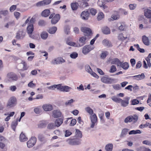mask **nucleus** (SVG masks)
<instances>
[{"instance_id": "obj_46", "label": "nucleus", "mask_w": 151, "mask_h": 151, "mask_svg": "<svg viewBox=\"0 0 151 151\" xmlns=\"http://www.w3.org/2000/svg\"><path fill=\"white\" fill-rule=\"evenodd\" d=\"M117 69L116 67L114 65H112L109 70V72L110 73H114L116 71Z\"/></svg>"}, {"instance_id": "obj_52", "label": "nucleus", "mask_w": 151, "mask_h": 151, "mask_svg": "<svg viewBox=\"0 0 151 151\" xmlns=\"http://www.w3.org/2000/svg\"><path fill=\"white\" fill-rule=\"evenodd\" d=\"M112 86L113 88L116 90H119L121 88L120 85L118 84L113 85Z\"/></svg>"}, {"instance_id": "obj_16", "label": "nucleus", "mask_w": 151, "mask_h": 151, "mask_svg": "<svg viewBox=\"0 0 151 151\" xmlns=\"http://www.w3.org/2000/svg\"><path fill=\"white\" fill-rule=\"evenodd\" d=\"M81 30L86 35H89L91 33L90 29L86 27H82L81 28Z\"/></svg>"}, {"instance_id": "obj_50", "label": "nucleus", "mask_w": 151, "mask_h": 151, "mask_svg": "<svg viewBox=\"0 0 151 151\" xmlns=\"http://www.w3.org/2000/svg\"><path fill=\"white\" fill-rule=\"evenodd\" d=\"M104 17V15L103 12H100L98 14L97 19L98 20H101Z\"/></svg>"}, {"instance_id": "obj_25", "label": "nucleus", "mask_w": 151, "mask_h": 151, "mask_svg": "<svg viewBox=\"0 0 151 151\" xmlns=\"http://www.w3.org/2000/svg\"><path fill=\"white\" fill-rule=\"evenodd\" d=\"M52 116L55 118H58L61 116V113L58 110H54L52 112Z\"/></svg>"}, {"instance_id": "obj_42", "label": "nucleus", "mask_w": 151, "mask_h": 151, "mask_svg": "<svg viewBox=\"0 0 151 151\" xmlns=\"http://www.w3.org/2000/svg\"><path fill=\"white\" fill-rule=\"evenodd\" d=\"M78 4L77 3H75L71 4V8L73 10H76L78 8Z\"/></svg>"}, {"instance_id": "obj_8", "label": "nucleus", "mask_w": 151, "mask_h": 151, "mask_svg": "<svg viewBox=\"0 0 151 151\" xmlns=\"http://www.w3.org/2000/svg\"><path fill=\"white\" fill-rule=\"evenodd\" d=\"M37 141V139L35 137H32L27 142V147L30 148L33 147Z\"/></svg>"}, {"instance_id": "obj_60", "label": "nucleus", "mask_w": 151, "mask_h": 151, "mask_svg": "<svg viewBox=\"0 0 151 151\" xmlns=\"http://www.w3.org/2000/svg\"><path fill=\"white\" fill-rule=\"evenodd\" d=\"M140 148L142 151H151L150 149L144 147H141Z\"/></svg>"}, {"instance_id": "obj_19", "label": "nucleus", "mask_w": 151, "mask_h": 151, "mask_svg": "<svg viewBox=\"0 0 151 151\" xmlns=\"http://www.w3.org/2000/svg\"><path fill=\"white\" fill-rule=\"evenodd\" d=\"M97 4L99 6L103 7V9L105 10L104 11L106 12H108L109 11L108 8L106 6L103 4V1L102 0H99Z\"/></svg>"}, {"instance_id": "obj_63", "label": "nucleus", "mask_w": 151, "mask_h": 151, "mask_svg": "<svg viewBox=\"0 0 151 151\" xmlns=\"http://www.w3.org/2000/svg\"><path fill=\"white\" fill-rule=\"evenodd\" d=\"M76 120L75 119H72L70 123V125L71 126H73L76 124Z\"/></svg>"}, {"instance_id": "obj_39", "label": "nucleus", "mask_w": 151, "mask_h": 151, "mask_svg": "<svg viewBox=\"0 0 151 151\" xmlns=\"http://www.w3.org/2000/svg\"><path fill=\"white\" fill-rule=\"evenodd\" d=\"M55 125L54 123H49L47 126V128L49 129H54L55 128Z\"/></svg>"}, {"instance_id": "obj_2", "label": "nucleus", "mask_w": 151, "mask_h": 151, "mask_svg": "<svg viewBox=\"0 0 151 151\" xmlns=\"http://www.w3.org/2000/svg\"><path fill=\"white\" fill-rule=\"evenodd\" d=\"M90 119L91 121L90 127L93 128L95 125H96L97 123V117L96 114H94L90 116Z\"/></svg>"}, {"instance_id": "obj_29", "label": "nucleus", "mask_w": 151, "mask_h": 151, "mask_svg": "<svg viewBox=\"0 0 151 151\" xmlns=\"http://www.w3.org/2000/svg\"><path fill=\"white\" fill-rule=\"evenodd\" d=\"M27 137L23 133H21L20 135L19 139L21 142H24L27 140Z\"/></svg>"}, {"instance_id": "obj_59", "label": "nucleus", "mask_w": 151, "mask_h": 151, "mask_svg": "<svg viewBox=\"0 0 151 151\" xmlns=\"http://www.w3.org/2000/svg\"><path fill=\"white\" fill-rule=\"evenodd\" d=\"M137 5L135 4H130L129 5V7L130 10H133L136 7Z\"/></svg>"}, {"instance_id": "obj_34", "label": "nucleus", "mask_w": 151, "mask_h": 151, "mask_svg": "<svg viewBox=\"0 0 151 151\" xmlns=\"http://www.w3.org/2000/svg\"><path fill=\"white\" fill-rule=\"evenodd\" d=\"M57 28L56 27H50L48 30V32L51 34H54L57 30Z\"/></svg>"}, {"instance_id": "obj_23", "label": "nucleus", "mask_w": 151, "mask_h": 151, "mask_svg": "<svg viewBox=\"0 0 151 151\" xmlns=\"http://www.w3.org/2000/svg\"><path fill=\"white\" fill-rule=\"evenodd\" d=\"M131 77L135 80L139 81L144 79L145 78V75L143 73H142L141 74L132 76Z\"/></svg>"}, {"instance_id": "obj_40", "label": "nucleus", "mask_w": 151, "mask_h": 151, "mask_svg": "<svg viewBox=\"0 0 151 151\" xmlns=\"http://www.w3.org/2000/svg\"><path fill=\"white\" fill-rule=\"evenodd\" d=\"M129 129H123L122 132L121 134V137H124L127 134Z\"/></svg>"}, {"instance_id": "obj_13", "label": "nucleus", "mask_w": 151, "mask_h": 151, "mask_svg": "<svg viewBox=\"0 0 151 151\" xmlns=\"http://www.w3.org/2000/svg\"><path fill=\"white\" fill-rule=\"evenodd\" d=\"M51 2V0H44L39 1L37 3L36 5L37 7L44 6L50 4Z\"/></svg>"}, {"instance_id": "obj_3", "label": "nucleus", "mask_w": 151, "mask_h": 151, "mask_svg": "<svg viewBox=\"0 0 151 151\" xmlns=\"http://www.w3.org/2000/svg\"><path fill=\"white\" fill-rule=\"evenodd\" d=\"M60 18V16L59 14H51L49 17L50 19H52L51 23L52 24H56L59 21Z\"/></svg>"}, {"instance_id": "obj_6", "label": "nucleus", "mask_w": 151, "mask_h": 151, "mask_svg": "<svg viewBox=\"0 0 151 151\" xmlns=\"http://www.w3.org/2000/svg\"><path fill=\"white\" fill-rule=\"evenodd\" d=\"M7 77L9 81H17L18 77L16 74L13 72L9 73L7 75Z\"/></svg>"}, {"instance_id": "obj_62", "label": "nucleus", "mask_w": 151, "mask_h": 151, "mask_svg": "<svg viewBox=\"0 0 151 151\" xmlns=\"http://www.w3.org/2000/svg\"><path fill=\"white\" fill-rule=\"evenodd\" d=\"M17 88L15 86H12L9 87V90L12 91H15Z\"/></svg>"}, {"instance_id": "obj_48", "label": "nucleus", "mask_w": 151, "mask_h": 151, "mask_svg": "<svg viewBox=\"0 0 151 151\" xmlns=\"http://www.w3.org/2000/svg\"><path fill=\"white\" fill-rule=\"evenodd\" d=\"M23 65V70H26L27 69L28 67H27V63L24 61H22L21 63Z\"/></svg>"}, {"instance_id": "obj_30", "label": "nucleus", "mask_w": 151, "mask_h": 151, "mask_svg": "<svg viewBox=\"0 0 151 151\" xmlns=\"http://www.w3.org/2000/svg\"><path fill=\"white\" fill-rule=\"evenodd\" d=\"M48 34L46 31L42 32L40 34V37L43 40L46 39L48 37Z\"/></svg>"}, {"instance_id": "obj_32", "label": "nucleus", "mask_w": 151, "mask_h": 151, "mask_svg": "<svg viewBox=\"0 0 151 151\" xmlns=\"http://www.w3.org/2000/svg\"><path fill=\"white\" fill-rule=\"evenodd\" d=\"M60 86L59 84L57 85L55 84L50 86H47V88L49 90H54L55 89V88H57V89L59 90Z\"/></svg>"}, {"instance_id": "obj_57", "label": "nucleus", "mask_w": 151, "mask_h": 151, "mask_svg": "<svg viewBox=\"0 0 151 151\" xmlns=\"http://www.w3.org/2000/svg\"><path fill=\"white\" fill-rule=\"evenodd\" d=\"M104 114L103 113H101L99 114V117L101 119V122L102 123H104V120L103 118Z\"/></svg>"}, {"instance_id": "obj_49", "label": "nucleus", "mask_w": 151, "mask_h": 151, "mask_svg": "<svg viewBox=\"0 0 151 151\" xmlns=\"http://www.w3.org/2000/svg\"><path fill=\"white\" fill-rule=\"evenodd\" d=\"M134 46L136 47L137 50L141 53H144L145 52V50L143 49H142L140 48L138 44L134 45Z\"/></svg>"}, {"instance_id": "obj_17", "label": "nucleus", "mask_w": 151, "mask_h": 151, "mask_svg": "<svg viewBox=\"0 0 151 151\" xmlns=\"http://www.w3.org/2000/svg\"><path fill=\"white\" fill-rule=\"evenodd\" d=\"M25 35V33L23 31L19 30L17 33L16 38L18 39H22Z\"/></svg>"}, {"instance_id": "obj_7", "label": "nucleus", "mask_w": 151, "mask_h": 151, "mask_svg": "<svg viewBox=\"0 0 151 151\" xmlns=\"http://www.w3.org/2000/svg\"><path fill=\"white\" fill-rule=\"evenodd\" d=\"M27 32L30 37L34 39V36L32 35L34 30V27L33 24H29L27 29Z\"/></svg>"}, {"instance_id": "obj_35", "label": "nucleus", "mask_w": 151, "mask_h": 151, "mask_svg": "<svg viewBox=\"0 0 151 151\" xmlns=\"http://www.w3.org/2000/svg\"><path fill=\"white\" fill-rule=\"evenodd\" d=\"M34 111L37 114H39L41 112V106H38L34 107Z\"/></svg>"}, {"instance_id": "obj_4", "label": "nucleus", "mask_w": 151, "mask_h": 151, "mask_svg": "<svg viewBox=\"0 0 151 151\" xmlns=\"http://www.w3.org/2000/svg\"><path fill=\"white\" fill-rule=\"evenodd\" d=\"M138 116L136 115L134 116H129L127 117L124 119V122L126 123L132 122H136L138 120Z\"/></svg>"}, {"instance_id": "obj_10", "label": "nucleus", "mask_w": 151, "mask_h": 151, "mask_svg": "<svg viewBox=\"0 0 151 151\" xmlns=\"http://www.w3.org/2000/svg\"><path fill=\"white\" fill-rule=\"evenodd\" d=\"M93 48V46H91L90 45H86L83 47L82 52L85 55L87 54Z\"/></svg>"}, {"instance_id": "obj_38", "label": "nucleus", "mask_w": 151, "mask_h": 151, "mask_svg": "<svg viewBox=\"0 0 151 151\" xmlns=\"http://www.w3.org/2000/svg\"><path fill=\"white\" fill-rule=\"evenodd\" d=\"M102 32L105 34H108L110 33V30L107 27H104L102 29Z\"/></svg>"}, {"instance_id": "obj_11", "label": "nucleus", "mask_w": 151, "mask_h": 151, "mask_svg": "<svg viewBox=\"0 0 151 151\" xmlns=\"http://www.w3.org/2000/svg\"><path fill=\"white\" fill-rule=\"evenodd\" d=\"M130 98L128 97L125 98L124 100H122L121 99L119 103H121V106L124 107L127 106L129 104V101Z\"/></svg>"}, {"instance_id": "obj_56", "label": "nucleus", "mask_w": 151, "mask_h": 151, "mask_svg": "<svg viewBox=\"0 0 151 151\" xmlns=\"http://www.w3.org/2000/svg\"><path fill=\"white\" fill-rule=\"evenodd\" d=\"M74 101L73 99H71L66 101L65 103V104L66 106H68L70 105Z\"/></svg>"}, {"instance_id": "obj_1", "label": "nucleus", "mask_w": 151, "mask_h": 151, "mask_svg": "<svg viewBox=\"0 0 151 151\" xmlns=\"http://www.w3.org/2000/svg\"><path fill=\"white\" fill-rule=\"evenodd\" d=\"M17 104V100L14 96L10 98L8 100L7 104L6 107L7 108H11Z\"/></svg>"}, {"instance_id": "obj_41", "label": "nucleus", "mask_w": 151, "mask_h": 151, "mask_svg": "<svg viewBox=\"0 0 151 151\" xmlns=\"http://www.w3.org/2000/svg\"><path fill=\"white\" fill-rule=\"evenodd\" d=\"M141 132L139 130H132L129 132V135L135 134H140Z\"/></svg>"}, {"instance_id": "obj_37", "label": "nucleus", "mask_w": 151, "mask_h": 151, "mask_svg": "<svg viewBox=\"0 0 151 151\" xmlns=\"http://www.w3.org/2000/svg\"><path fill=\"white\" fill-rule=\"evenodd\" d=\"M102 43L103 45L105 46L109 47L111 46V42L109 40L106 39L104 40L102 42Z\"/></svg>"}, {"instance_id": "obj_27", "label": "nucleus", "mask_w": 151, "mask_h": 151, "mask_svg": "<svg viewBox=\"0 0 151 151\" xmlns=\"http://www.w3.org/2000/svg\"><path fill=\"white\" fill-rule=\"evenodd\" d=\"M142 42L145 45H149V41L148 37L145 35H144L142 37Z\"/></svg>"}, {"instance_id": "obj_12", "label": "nucleus", "mask_w": 151, "mask_h": 151, "mask_svg": "<svg viewBox=\"0 0 151 151\" xmlns=\"http://www.w3.org/2000/svg\"><path fill=\"white\" fill-rule=\"evenodd\" d=\"M65 62V60L61 58H58L52 60L51 62V64L54 65L64 63Z\"/></svg>"}, {"instance_id": "obj_21", "label": "nucleus", "mask_w": 151, "mask_h": 151, "mask_svg": "<svg viewBox=\"0 0 151 151\" xmlns=\"http://www.w3.org/2000/svg\"><path fill=\"white\" fill-rule=\"evenodd\" d=\"M89 14V13L88 12L84 11L82 12L81 14V17L82 19L87 20L88 19Z\"/></svg>"}, {"instance_id": "obj_43", "label": "nucleus", "mask_w": 151, "mask_h": 151, "mask_svg": "<svg viewBox=\"0 0 151 151\" xmlns=\"http://www.w3.org/2000/svg\"><path fill=\"white\" fill-rule=\"evenodd\" d=\"M111 99L113 101L117 103H119V101L121 100V98L117 97L115 96H112Z\"/></svg>"}, {"instance_id": "obj_26", "label": "nucleus", "mask_w": 151, "mask_h": 151, "mask_svg": "<svg viewBox=\"0 0 151 151\" xmlns=\"http://www.w3.org/2000/svg\"><path fill=\"white\" fill-rule=\"evenodd\" d=\"M129 67V63L127 62H125L122 63L121 62V65L119 67H122L123 69L126 70L128 69Z\"/></svg>"}, {"instance_id": "obj_58", "label": "nucleus", "mask_w": 151, "mask_h": 151, "mask_svg": "<svg viewBox=\"0 0 151 151\" xmlns=\"http://www.w3.org/2000/svg\"><path fill=\"white\" fill-rule=\"evenodd\" d=\"M90 12L92 15H95L96 14L97 12L95 9L91 8L90 9Z\"/></svg>"}, {"instance_id": "obj_9", "label": "nucleus", "mask_w": 151, "mask_h": 151, "mask_svg": "<svg viewBox=\"0 0 151 151\" xmlns=\"http://www.w3.org/2000/svg\"><path fill=\"white\" fill-rule=\"evenodd\" d=\"M114 80V79L105 76L102 77L101 79V81L102 82L106 84L112 83Z\"/></svg>"}, {"instance_id": "obj_55", "label": "nucleus", "mask_w": 151, "mask_h": 151, "mask_svg": "<svg viewBox=\"0 0 151 151\" xmlns=\"http://www.w3.org/2000/svg\"><path fill=\"white\" fill-rule=\"evenodd\" d=\"M28 86L31 88H33L35 87L36 84L33 83L32 81L30 82L28 84Z\"/></svg>"}, {"instance_id": "obj_33", "label": "nucleus", "mask_w": 151, "mask_h": 151, "mask_svg": "<svg viewBox=\"0 0 151 151\" xmlns=\"http://www.w3.org/2000/svg\"><path fill=\"white\" fill-rule=\"evenodd\" d=\"M50 11L49 9H45L44 10L42 13V15L45 17H47L50 14Z\"/></svg>"}, {"instance_id": "obj_28", "label": "nucleus", "mask_w": 151, "mask_h": 151, "mask_svg": "<svg viewBox=\"0 0 151 151\" xmlns=\"http://www.w3.org/2000/svg\"><path fill=\"white\" fill-rule=\"evenodd\" d=\"M82 137V134L81 131L78 129H76L75 137L76 139L81 138Z\"/></svg>"}, {"instance_id": "obj_54", "label": "nucleus", "mask_w": 151, "mask_h": 151, "mask_svg": "<svg viewBox=\"0 0 151 151\" xmlns=\"http://www.w3.org/2000/svg\"><path fill=\"white\" fill-rule=\"evenodd\" d=\"M108 53L107 52H104L102 53L101 55V59H104L108 55Z\"/></svg>"}, {"instance_id": "obj_47", "label": "nucleus", "mask_w": 151, "mask_h": 151, "mask_svg": "<svg viewBox=\"0 0 151 151\" xmlns=\"http://www.w3.org/2000/svg\"><path fill=\"white\" fill-rule=\"evenodd\" d=\"M17 121L13 122L11 125V127L12 129L14 131H15L17 125Z\"/></svg>"}, {"instance_id": "obj_44", "label": "nucleus", "mask_w": 151, "mask_h": 151, "mask_svg": "<svg viewBox=\"0 0 151 151\" xmlns=\"http://www.w3.org/2000/svg\"><path fill=\"white\" fill-rule=\"evenodd\" d=\"M78 54L76 52H73L70 55V57L72 59H76L78 56Z\"/></svg>"}, {"instance_id": "obj_5", "label": "nucleus", "mask_w": 151, "mask_h": 151, "mask_svg": "<svg viewBox=\"0 0 151 151\" xmlns=\"http://www.w3.org/2000/svg\"><path fill=\"white\" fill-rule=\"evenodd\" d=\"M85 69L87 72L90 74L91 75L97 79H98L99 78V76L92 71L90 66L86 64L85 65Z\"/></svg>"}, {"instance_id": "obj_31", "label": "nucleus", "mask_w": 151, "mask_h": 151, "mask_svg": "<svg viewBox=\"0 0 151 151\" xmlns=\"http://www.w3.org/2000/svg\"><path fill=\"white\" fill-rule=\"evenodd\" d=\"M113 148V145L111 143L107 144L105 147L106 151H112Z\"/></svg>"}, {"instance_id": "obj_18", "label": "nucleus", "mask_w": 151, "mask_h": 151, "mask_svg": "<svg viewBox=\"0 0 151 151\" xmlns=\"http://www.w3.org/2000/svg\"><path fill=\"white\" fill-rule=\"evenodd\" d=\"M144 15L146 17L149 19V22L151 23V10L148 9L145 10Z\"/></svg>"}, {"instance_id": "obj_51", "label": "nucleus", "mask_w": 151, "mask_h": 151, "mask_svg": "<svg viewBox=\"0 0 151 151\" xmlns=\"http://www.w3.org/2000/svg\"><path fill=\"white\" fill-rule=\"evenodd\" d=\"M38 138L39 139L41 142L44 141L45 140V137L42 134H39Z\"/></svg>"}, {"instance_id": "obj_64", "label": "nucleus", "mask_w": 151, "mask_h": 151, "mask_svg": "<svg viewBox=\"0 0 151 151\" xmlns=\"http://www.w3.org/2000/svg\"><path fill=\"white\" fill-rule=\"evenodd\" d=\"M142 143L144 144L151 146V142L148 140H145L143 141Z\"/></svg>"}, {"instance_id": "obj_36", "label": "nucleus", "mask_w": 151, "mask_h": 151, "mask_svg": "<svg viewBox=\"0 0 151 151\" xmlns=\"http://www.w3.org/2000/svg\"><path fill=\"white\" fill-rule=\"evenodd\" d=\"M85 110L91 116L95 114L93 113V110L89 107H87L85 108Z\"/></svg>"}, {"instance_id": "obj_15", "label": "nucleus", "mask_w": 151, "mask_h": 151, "mask_svg": "<svg viewBox=\"0 0 151 151\" xmlns=\"http://www.w3.org/2000/svg\"><path fill=\"white\" fill-rule=\"evenodd\" d=\"M87 39L85 36H83L81 37L79 39L80 43L77 45V47H81L85 45L87 42Z\"/></svg>"}, {"instance_id": "obj_14", "label": "nucleus", "mask_w": 151, "mask_h": 151, "mask_svg": "<svg viewBox=\"0 0 151 151\" xmlns=\"http://www.w3.org/2000/svg\"><path fill=\"white\" fill-rule=\"evenodd\" d=\"M59 85L60 86H59V90L61 91L68 92L72 89L71 87L68 86H62L61 84Z\"/></svg>"}, {"instance_id": "obj_20", "label": "nucleus", "mask_w": 151, "mask_h": 151, "mask_svg": "<svg viewBox=\"0 0 151 151\" xmlns=\"http://www.w3.org/2000/svg\"><path fill=\"white\" fill-rule=\"evenodd\" d=\"M42 108L45 111H50L53 109L52 106L50 104H46L43 105Z\"/></svg>"}, {"instance_id": "obj_24", "label": "nucleus", "mask_w": 151, "mask_h": 151, "mask_svg": "<svg viewBox=\"0 0 151 151\" xmlns=\"http://www.w3.org/2000/svg\"><path fill=\"white\" fill-rule=\"evenodd\" d=\"M63 119L62 118H58L55 122V127H59L63 123Z\"/></svg>"}, {"instance_id": "obj_61", "label": "nucleus", "mask_w": 151, "mask_h": 151, "mask_svg": "<svg viewBox=\"0 0 151 151\" xmlns=\"http://www.w3.org/2000/svg\"><path fill=\"white\" fill-rule=\"evenodd\" d=\"M17 8V6L16 5H13L11 6L9 9L10 11L12 12L14 11Z\"/></svg>"}, {"instance_id": "obj_53", "label": "nucleus", "mask_w": 151, "mask_h": 151, "mask_svg": "<svg viewBox=\"0 0 151 151\" xmlns=\"http://www.w3.org/2000/svg\"><path fill=\"white\" fill-rule=\"evenodd\" d=\"M70 28L68 26H66L65 27L64 31L67 34H68L70 32Z\"/></svg>"}, {"instance_id": "obj_45", "label": "nucleus", "mask_w": 151, "mask_h": 151, "mask_svg": "<svg viewBox=\"0 0 151 151\" xmlns=\"http://www.w3.org/2000/svg\"><path fill=\"white\" fill-rule=\"evenodd\" d=\"M66 42L67 44L71 46L77 47V45H78V44H76L74 42H69L68 41H67Z\"/></svg>"}, {"instance_id": "obj_22", "label": "nucleus", "mask_w": 151, "mask_h": 151, "mask_svg": "<svg viewBox=\"0 0 151 151\" xmlns=\"http://www.w3.org/2000/svg\"><path fill=\"white\" fill-rule=\"evenodd\" d=\"M111 64L116 65L117 67H119L121 65V62L118 58H114L111 60Z\"/></svg>"}]
</instances>
